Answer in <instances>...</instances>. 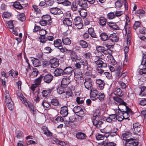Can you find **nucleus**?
I'll return each mask as SVG.
<instances>
[{
	"mask_svg": "<svg viewBox=\"0 0 146 146\" xmlns=\"http://www.w3.org/2000/svg\"><path fill=\"white\" fill-rule=\"evenodd\" d=\"M79 13L80 16L83 18H85L87 15L86 10L84 9H82L78 11Z\"/></svg>",
	"mask_w": 146,
	"mask_h": 146,
	"instance_id": "38",
	"label": "nucleus"
},
{
	"mask_svg": "<svg viewBox=\"0 0 146 146\" xmlns=\"http://www.w3.org/2000/svg\"><path fill=\"white\" fill-rule=\"evenodd\" d=\"M125 145V146H136L138 143L136 140L131 138L126 140Z\"/></svg>",
	"mask_w": 146,
	"mask_h": 146,
	"instance_id": "10",
	"label": "nucleus"
},
{
	"mask_svg": "<svg viewBox=\"0 0 146 146\" xmlns=\"http://www.w3.org/2000/svg\"><path fill=\"white\" fill-rule=\"evenodd\" d=\"M73 112L78 115H82L84 114V112L80 107L76 106L72 110Z\"/></svg>",
	"mask_w": 146,
	"mask_h": 146,
	"instance_id": "12",
	"label": "nucleus"
},
{
	"mask_svg": "<svg viewBox=\"0 0 146 146\" xmlns=\"http://www.w3.org/2000/svg\"><path fill=\"white\" fill-rule=\"evenodd\" d=\"M132 130L133 133L139 135H141L142 131V127L140 123H135L133 124Z\"/></svg>",
	"mask_w": 146,
	"mask_h": 146,
	"instance_id": "5",
	"label": "nucleus"
},
{
	"mask_svg": "<svg viewBox=\"0 0 146 146\" xmlns=\"http://www.w3.org/2000/svg\"><path fill=\"white\" fill-rule=\"evenodd\" d=\"M32 10L36 14L41 13V10L38 8L37 6L33 5L32 6Z\"/></svg>",
	"mask_w": 146,
	"mask_h": 146,
	"instance_id": "54",
	"label": "nucleus"
},
{
	"mask_svg": "<svg viewBox=\"0 0 146 146\" xmlns=\"http://www.w3.org/2000/svg\"><path fill=\"white\" fill-rule=\"evenodd\" d=\"M78 60L81 65L83 66L84 70H87L90 72L92 71L93 68L91 64H88L87 60H83L81 58H79Z\"/></svg>",
	"mask_w": 146,
	"mask_h": 146,
	"instance_id": "4",
	"label": "nucleus"
},
{
	"mask_svg": "<svg viewBox=\"0 0 146 146\" xmlns=\"http://www.w3.org/2000/svg\"><path fill=\"white\" fill-rule=\"evenodd\" d=\"M74 20L75 25L76 26H77L78 25H79L80 27H81L83 26L82 24L81 23L82 20L80 17H76L74 19Z\"/></svg>",
	"mask_w": 146,
	"mask_h": 146,
	"instance_id": "26",
	"label": "nucleus"
},
{
	"mask_svg": "<svg viewBox=\"0 0 146 146\" xmlns=\"http://www.w3.org/2000/svg\"><path fill=\"white\" fill-rule=\"evenodd\" d=\"M54 89V88H52L47 90H43L42 92V96L43 97L45 98L49 97L50 94L52 92Z\"/></svg>",
	"mask_w": 146,
	"mask_h": 146,
	"instance_id": "15",
	"label": "nucleus"
},
{
	"mask_svg": "<svg viewBox=\"0 0 146 146\" xmlns=\"http://www.w3.org/2000/svg\"><path fill=\"white\" fill-rule=\"evenodd\" d=\"M101 40L103 41H106L108 39L109 37L106 33H102L100 35Z\"/></svg>",
	"mask_w": 146,
	"mask_h": 146,
	"instance_id": "50",
	"label": "nucleus"
},
{
	"mask_svg": "<svg viewBox=\"0 0 146 146\" xmlns=\"http://www.w3.org/2000/svg\"><path fill=\"white\" fill-rule=\"evenodd\" d=\"M126 22L124 27H130V23L129 17L127 16L125 17Z\"/></svg>",
	"mask_w": 146,
	"mask_h": 146,
	"instance_id": "60",
	"label": "nucleus"
},
{
	"mask_svg": "<svg viewBox=\"0 0 146 146\" xmlns=\"http://www.w3.org/2000/svg\"><path fill=\"white\" fill-rule=\"evenodd\" d=\"M108 39H109V41L113 43L117 42L119 38L115 33H113L110 35Z\"/></svg>",
	"mask_w": 146,
	"mask_h": 146,
	"instance_id": "16",
	"label": "nucleus"
},
{
	"mask_svg": "<svg viewBox=\"0 0 146 146\" xmlns=\"http://www.w3.org/2000/svg\"><path fill=\"white\" fill-rule=\"evenodd\" d=\"M42 20L40 21V24L42 26H47L49 27L52 21L51 17L49 15H44L42 17Z\"/></svg>",
	"mask_w": 146,
	"mask_h": 146,
	"instance_id": "2",
	"label": "nucleus"
},
{
	"mask_svg": "<svg viewBox=\"0 0 146 146\" xmlns=\"http://www.w3.org/2000/svg\"><path fill=\"white\" fill-rule=\"evenodd\" d=\"M107 17L108 19H113L115 18V13L113 12H111L107 14Z\"/></svg>",
	"mask_w": 146,
	"mask_h": 146,
	"instance_id": "57",
	"label": "nucleus"
},
{
	"mask_svg": "<svg viewBox=\"0 0 146 146\" xmlns=\"http://www.w3.org/2000/svg\"><path fill=\"white\" fill-rule=\"evenodd\" d=\"M96 83L98 85L97 86L99 89L100 90L103 89L105 84L104 80L101 79H97Z\"/></svg>",
	"mask_w": 146,
	"mask_h": 146,
	"instance_id": "18",
	"label": "nucleus"
},
{
	"mask_svg": "<svg viewBox=\"0 0 146 146\" xmlns=\"http://www.w3.org/2000/svg\"><path fill=\"white\" fill-rule=\"evenodd\" d=\"M9 76H11L14 78H16L17 76L18 75L17 72L15 71L13 69L9 72Z\"/></svg>",
	"mask_w": 146,
	"mask_h": 146,
	"instance_id": "47",
	"label": "nucleus"
},
{
	"mask_svg": "<svg viewBox=\"0 0 146 146\" xmlns=\"http://www.w3.org/2000/svg\"><path fill=\"white\" fill-rule=\"evenodd\" d=\"M80 44L82 48H86L88 47L87 43L84 40H81L80 41Z\"/></svg>",
	"mask_w": 146,
	"mask_h": 146,
	"instance_id": "63",
	"label": "nucleus"
},
{
	"mask_svg": "<svg viewBox=\"0 0 146 146\" xmlns=\"http://www.w3.org/2000/svg\"><path fill=\"white\" fill-rule=\"evenodd\" d=\"M102 111L99 109H96L94 112L93 117L92 119H100Z\"/></svg>",
	"mask_w": 146,
	"mask_h": 146,
	"instance_id": "21",
	"label": "nucleus"
},
{
	"mask_svg": "<svg viewBox=\"0 0 146 146\" xmlns=\"http://www.w3.org/2000/svg\"><path fill=\"white\" fill-rule=\"evenodd\" d=\"M50 103H51L50 104L56 106H57L59 105L58 100L56 98H53L51 99Z\"/></svg>",
	"mask_w": 146,
	"mask_h": 146,
	"instance_id": "40",
	"label": "nucleus"
},
{
	"mask_svg": "<svg viewBox=\"0 0 146 146\" xmlns=\"http://www.w3.org/2000/svg\"><path fill=\"white\" fill-rule=\"evenodd\" d=\"M16 94L18 97L19 98L23 103L26 101V98L24 96L20 91H17Z\"/></svg>",
	"mask_w": 146,
	"mask_h": 146,
	"instance_id": "35",
	"label": "nucleus"
},
{
	"mask_svg": "<svg viewBox=\"0 0 146 146\" xmlns=\"http://www.w3.org/2000/svg\"><path fill=\"white\" fill-rule=\"evenodd\" d=\"M62 41L64 44L66 45H69L71 43V40L67 37H63L62 38Z\"/></svg>",
	"mask_w": 146,
	"mask_h": 146,
	"instance_id": "45",
	"label": "nucleus"
},
{
	"mask_svg": "<svg viewBox=\"0 0 146 146\" xmlns=\"http://www.w3.org/2000/svg\"><path fill=\"white\" fill-rule=\"evenodd\" d=\"M50 12L52 14L58 15L61 13L62 11L60 9L57 7L51 8L49 9Z\"/></svg>",
	"mask_w": 146,
	"mask_h": 146,
	"instance_id": "20",
	"label": "nucleus"
},
{
	"mask_svg": "<svg viewBox=\"0 0 146 146\" xmlns=\"http://www.w3.org/2000/svg\"><path fill=\"white\" fill-rule=\"evenodd\" d=\"M145 11L142 9H139L136 11V13L139 14L140 18L145 17Z\"/></svg>",
	"mask_w": 146,
	"mask_h": 146,
	"instance_id": "51",
	"label": "nucleus"
},
{
	"mask_svg": "<svg viewBox=\"0 0 146 146\" xmlns=\"http://www.w3.org/2000/svg\"><path fill=\"white\" fill-rule=\"evenodd\" d=\"M96 64L98 65V67L97 68V72L100 74H102L104 72L103 70L102 69L100 68H106L107 66V64L101 58H99L97 60L95 61Z\"/></svg>",
	"mask_w": 146,
	"mask_h": 146,
	"instance_id": "1",
	"label": "nucleus"
},
{
	"mask_svg": "<svg viewBox=\"0 0 146 146\" xmlns=\"http://www.w3.org/2000/svg\"><path fill=\"white\" fill-rule=\"evenodd\" d=\"M146 87L145 86L142 87L141 89V91L139 93V95L141 96H146Z\"/></svg>",
	"mask_w": 146,
	"mask_h": 146,
	"instance_id": "55",
	"label": "nucleus"
},
{
	"mask_svg": "<svg viewBox=\"0 0 146 146\" xmlns=\"http://www.w3.org/2000/svg\"><path fill=\"white\" fill-rule=\"evenodd\" d=\"M92 121L93 125L98 129L102 127L103 123L102 121L100 120V119H92Z\"/></svg>",
	"mask_w": 146,
	"mask_h": 146,
	"instance_id": "11",
	"label": "nucleus"
},
{
	"mask_svg": "<svg viewBox=\"0 0 146 146\" xmlns=\"http://www.w3.org/2000/svg\"><path fill=\"white\" fill-rule=\"evenodd\" d=\"M66 94V100H68V98H70V99H68L69 101H70L71 99L73 96V94L72 92V91L71 90H69L67 91L66 92H65L64 93Z\"/></svg>",
	"mask_w": 146,
	"mask_h": 146,
	"instance_id": "33",
	"label": "nucleus"
},
{
	"mask_svg": "<svg viewBox=\"0 0 146 146\" xmlns=\"http://www.w3.org/2000/svg\"><path fill=\"white\" fill-rule=\"evenodd\" d=\"M8 108L10 110H12L14 108V106L12 100L11 102L8 101V102H5Z\"/></svg>",
	"mask_w": 146,
	"mask_h": 146,
	"instance_id": "52",
	"label": "nucleus"
},
{
	"mask_svg": "<svg viewBox=\"0 0 146 146\" xmlns=\"http://www.w3.org/2000/svg\"><path fill=\"white\" fill-rule=\"evenodd\" d=\"M53 78V76L50 74H48L44 76L43 80L45 82L49 84L51 82Z\"/></svg>",
	"mask_w": 146,
	"mask_h": 146,
	"instance_id": "19",
	"label": "nucleus"
},
{
	"mask_svg": "<svg viewBox=\"0 0 146 146\" xmlns=\"http://www.w3.org/2000/svg\"><path fill=\"white\" fill-rule=\"evenodd\" d=\"M33 70V71L30 75V76L31 77H35L38 75V72L36 68H34Z\"/></svg>",
	"mask_w": 146,
	"mask_h": 146,
	"instance_id": "64",
	"label": "nucleus"
},
{
	"mask_svg": "<svg viewBox=\"0 0 146 146\" xmlns=\"http://www.w3.org/2000/svg\"><path fill=\"white\" fill-rule=\"evenodd\" d=\"M23 103L27 106H28L29 109L32 111H34V107L33 104L31 102L27 101V99Z\"/></svg>",
	"mask_w": 146,
	"mask_h": 146,
	"instance_id": "31",
	"label": "nucleus"
},
{
	"mask_svg": "<svg viewBox=\"0 0 146 146\" xmlns=\"http://www.w3.org/2000/svg\"><path fill=\"white\" fill-rule=\"evenodd\" d=\"M113 93L115 95L118 96H121L123 95L122 91L119 88H115Z\"/></svg>",
	"mask_w": 146,
	"mask_h": 146,
	"instance_id": "36",
	"label": "nucleus"
},
{
	"mask_svg": "<svg viewBox=\"0 0 146 146\" xmlns=\"http://www.w3.org/2000/svg\"><path fill=\"white\" fill-rule=\"evenodd\" d=\"M17 18L19 20L21 21H24L26 19L25 14L23 13L19 14L17 16Z\"/></svg>",
	"mask_w": 146,
	"mask_h": 146,
	"instance_id": "53",
	"label": "nucleus"
},
{
	"mask_svg": "<svg viewBox=\"0 0 146 146\" xmlns=\"http://www.w3.org/2000/svg\"><path fill=\"white\" fill-rule=\"evenodd\" d=\"M60 114L63 117L66 116L68 114V110L67 107L64 106L61 108Z\"/></svg>",
	"mask_w": 146,
	"mask_h": 146,
	"instance_id": "23",
	"label": "nucleus"
},
{
	"mask_svg": "<svg viewBox=\"0 0 146 146\" xmlns=\"http://www.w3.org/2000/svg\"><path fill=\"white\" fill-rule=\"evenodd\" d=\"M102 145L104 146H115L116 144L113 142H108V140L103 141L101 143Z\"/></svg>",
	"mask_w": 146,
	"mask_h": 146,
	"instance_id": "34",
	"label": "nucleus"
},
{
	"mask_svg": "<svg viewBox=\"0 0 146 146\" xmlns=\"http://www.w3.org/2000/svg\"><path fill=\"white\" fill-rule=\"evenodd\" d=\"M62 44L61 41L59 39L54 40V46L58 48L61 47Z\"/></svg>",
	"mask_w": 146,
	"mask_h": 146,
	"instance_id": "37",
	"label": "nucleus"
},
{
	"mask_svg": "<svg viewBox=\"0 0 146 146\" xmlns=\"http://www.w3.org/2000/svg\"><path fill=\"white\" fill-rule=\"evenodd\" d=\"M63 70L60 68H56L54 72V73L55 76H61V75H63Z\"/></svg>",
	"mask_w": 146,
	"mask_h": 146,
	"instance_id": "32",
	"label": "nucleus"
},
{
	"mask_svg": "<svg viewBox=\"0 0 146 146\" xmlns=\"http://www.w3.org/2000/svg\"><path fill=\"white\" fill-rule=\"evenodd\" d=\"M109 39L107 41L103 43V45L105 46L108 48H110L113 45V43L112 42L109 41Z\"/></svg>",
	"mask_w": 146,
	"mask_h": 146,
	"instance_id": "56",
	"label": "nucleus"
},
{
	"mask_svg": "<svg viewBox=\"0 0 146 146\" xmlns=\"http://www.w3.org/2000/svg\"><path fill=\"white\" fill-rule=\"evenodd\" d=\"M84 84L85 88L88 90L91 89L92 86V80L90 77H86L85 79Z\"/></svg>",
	"mask_w": 146,
	"mask_h": 146,
	"instance_id": "7",
	"label": "nucleus"
},
{
	"mask_svg": "<svg viewBox=\"0 0 146 146\" xmlns=\"http://www.w3.org/2000/svg\"><path fill=\"white\" fill-rule=\"evenodd\" d=\"M131 28H125V36H127V44L128 45H130V37L131 36Z\"/></svg>",
	"mask_w": 146,
	"mask_h": 146,
	"instance_id": "14",
	"label": "nucleus"
},
{
	"mask_svg": "<svg viewBox=\"0 0 146 146\" xmlns=\"http://www.w3.org/2000/svg\"><path fill=\"white\" fill-rule=\"evenodd\" d=\"M42 132L46 136L49 138H51L52 135V133L50 131L48 128L45 127H44L42 129Z\"/></svg>",
	"mask_w": 146,
	"mask_h": 146,
	"instance_id": "22",
	"label": "nucleus"
},
{
	"mask_svg": "<svg viewBox=\"0 0 146 146\" xmlns=\"http://www.w3.org/2000/svg\"><path fill=\"white\" fill-rule=\"evenodd\" d=\"M70 56L71 60L72 61H76L78 59L77 54L74 52H72Z\"/></svg>",
	"mask_w": 146,
	"mask_h": 146,
	"instance_id": "48",
	"label": "nucleus"
},
{
	"mask_svg": "<svg viewBox=\"0 0 146 146\" xmlns=\"http://www.w3.org/2000/svg\"><path fill=\"white\" fill-rule=\"evenodd\" d=\"M99 92L96 89L92 88L90 89V96L91 98L94 101L97 99V96L98 95Z\"/></svg>",
	"mask_w": 146,
	"mask_h": 146,
	"instance_id": "9",
	"label": "nucleus"
},
{
	"mask_svg": "<svg viewBox=\"0 0 146 146\" xmlns=\"http://www.w3.org/2000/svg\"><path fill=\"white\" fill-rule=\"evenodd\" d=\"M63 76L64 77H69L72 75V73L74 72L72 68L68 67L66 68L63 70Z\"/></svg>",
	"mask_w": 146,
	"mask_h": 146,
	"instance_id": "8",
	"label": "nucleus"
},
{
	"mask_svg": "<svg viewBox=\"0 0 146 146\" xmlns=\"http://www.w3.org/2000/svg\"><path fill=\"white\" fill-rule=\"evenodd\" d=\"M111 129V126H106L105 128L103 129H101L100 130L101 132L104 133L109 134V132Z\"/></svg>",
	"mask_w": 146,
	"mask_h": 146,
	"instance_id": "43",
	"label": "nucleus"
},
{
	"mask_svg": "<svg viewBox=\"0 0 146 146\" xmlns=\"http://www.w3.org/2000/svg\"><path fill=\"white\" fill-rule=\"evenodd\" d=\"M113 98L114 101V102L117 104H119L118 110L121 109L122 106H123L124 108H126V106L127 105V103L121 98L117 97H113Z\"/></svg>",
	"mask_w": 146,
	"mask_h": 146,
	"instance_id": "6",
	"label": "nucleus"
},
{
	"mask_svg": "<svg viewBox=\"0 0 146 146\" xmlns=\"http://www.w3.org/2000/svg\"><path fill=\"white\" fill-rule=\"evenodd\" d=\"M107 19L104 17H101L99 19V24L102 27H104L106 23Z\"/></svg>",
	"mask_w": 146,
	"mask_h": 146,
	"instance_id": "41",
	"label": "nucleus"
},
{
	"mask_svg": "<svg viewBox=\"0 0 146 146\" xmlns=\"http://www.w3.org/2000/svg\"><path fill=\"white\" fill-rule=\"evenodd\" d=\"M42 105L45 108L50 109L51 108L50 104L46 100H44L42 102Z\"/></svg>",
	"mask_w": 146,
	"mask_h": 146,
	"instance_id": "46",
	"label": "nucleus"
},
{
	"mask_svg": "<svg viewBox=\"0 0 146 146\" xmlns=\"http://www.w3.org/2000/svg\"><path fill=\"white\" fill-rule=\"evenodd\" d=\"M13 7L17 9H21L23 8V7L20 4L19 2L16 1L13 3Z\"/></svg>",
	"mask_w": 146,
	"mask_h": 146,
	"instance_id": "42",
	"label": "nucleus"
},
{
	"mask_svg": "<svg viewBox=\"0 0 146 146\" xmlns=\"http://www.w3.org/2000/svg\"><path fill=\"white\" fill-rule=\"evenodd\" d=\"M123 117L121 114L120 113L119 110H118L117 112H116V120H117L119 121H121L123 119Z\"/></svg>",
	"mask_w": 146,
	"mask_h": 146,
	"instance_id": "39",
	"label": "nucleus"
},
{
	"mask_svg": "<svg viewBox=\"0 0 146 146\" xmlns=\"http://www.w3.org/2000/svg\"><path fill=\"white\" fill-rule=\"evenodd\" d=\"M4 95L5 102H8V101L11 102L12 100L10 96V94L8 91L7 90H5Z\"/></svg>",
	"mask_w": 146,
	"mask_h": 146,
	"instance_id": "28",
	"label": "nucleus"
},
{
	"mask_svg": "<svg viewBox=\"0 0 146 146\" xmlns=\"http://www.w3.org/2000/svg\"><path fill=\"white\" fill-rule=\"evenodd\" d=\"M78 4L82 9H85L88 7V4L86 0H79Z\"/></svg>",
	"mask_w": 146,
	"mask_h": 146,
	"instance_id": "27",
	"label": "nucleus"
},
{
	"mask_svg": "<svg viewBox=\"0 0 146 146\" xmlns=\"http://www.w3.org/2000/svg\"><path fill=\"white\" fill-rule=\"evenodd\" d=\"M118 110H119L120 113L121 114L124 119H128L130 115L132 113L131 109L127 105L126 108H124V109L121 108Z\"/></svg>",
	"mask_w": 146,
	"mask_h": 146,
	"instance_id": "3",
	"label": "nucleus"
},
{
	"mask_svg": "<svg viewBox=\"0 0 146 146\" xmlns=\"http://www.w3.org/2000/svg\"><path fill=\"white\" fill-rule=\"evenodd\" d=\"M11 16V13L8 12H4L3 13L2 17L3 18L8 19Z\"/></svg>",
	"mask_w": 146,
	"mask_h": 146,
	"instance_id": "59",
	"label": "nucleus"
},
{
	"mask_svg": "<svg viewBox=\"0 0 146 146\" xmlns=\"http://www.w3.org/2000/svg\"><path fill=\"white\" fill-rule=\"evenodd\" d=\"M110 129L109 134H110V135L111 136L113 137L117 135L116 132L117 130L116 128L113 127L112 128L111 127Z\"/></svg>",
	"mask_w": 146,
	"mask_h": 146,
	"instance_id": "44",
	"label": "nucleus"
},
{
	"mask_svg": "<svg viewBox=\"0 0 146 146\" xmlns=\"http://www.w3.org/2000/svg\"><path fill=\"white\" fill-rule=\"evenodd\" d=\"M5 24L7 27H14V24L13 20L6 21Z\"/></svg>",
	"mask_w": 146,
	"mask_h": 146,
	"instance_id": "58",
	"label": "nucleus"
},
{
	"mask_svg": "<svg viewBox=\"0 0 146 146\" xmlns=\"http://www.w3.org/2000/svg\"><path fill=\"white\" fill-rule=\"evenodd\" d=\"M70 82V80L69 77L64 78L61 81V85L66 88Z\"/></svg>",
	"mask_w": 146,
	"mask_h": 146,
	"instance_id": "24",
	"label": "nucleus"
},
{
	"mask_svg": "<svg viewBox=\"0 0 146 146\" xmlns=\"http://www.w3.org/2000/svg\"><path fill=\"white\" fill-rule=\"evenodd\" d=\"M105 96L104 93L100 92L99 93L97 98V99H99L100 101H103L104 100Z\"/></svg>",
	"mask_w": 146,
	"mask_h": 146,
	"instance_id": "61",
	"label": "nucleus"
},
{
	"mask_svg": "<svg viewBox=\"0 0 146 146\" xmlns=\"http://www.w3.org/2000/svg\"><path fill=\"white\" fill-rule=\"evenodd\" d=\"M123 2L120 0H117L115 3V5L117 8H120L122 6Z\"/></svg>",
	"mask_w": 146,
	"mask_h": 146,
	"instance_id": "62",
	"label": "nucleus"
},
{
	"mask_svg": "<svg viewBox=\"0 0 146 146\" xmlns=\"http://www.w3.org/2000/svg\"><path fill=\"white\" fill-rule=\"evenodd\" d=\"M29 58L31 59L33 64L35 67H38L41 66V63L37 58L33 57H30Z\"/></svg>",
	"mask_w": 146,
	"mask_h": 146,
	"instance_id": "17",
	"label": "nucleus"
},
{
	"mask_svg": "<svg viewBox=\"0 0 146 146\" xmlns=\"http://www.w3.org/2000/svg\"><path fill=\"white\" fill-rule=\"evenodd\" d=\"M76 135V137L79 139H84L86 137V136L84 133L81 132L77 133Z\"/></svg>",
	"mask_w": 146,
	"mask_h": 146,
	"instance_id": "29",
	"label": "nucleus"
},
{
	"mask_svg": "<svg viewBox=\"0 0 146 146\" xmlns=\"http://www.w3.org/2000/svg\"><path fill=\"white\" fill-rule=\"evenodd\" d=\"M66 88L62 86L61 85L57 89V91L58 93L59 94H62L63 93H64L65 91V88Z\"/></svg>",
	"mask_w": 146,
	"mask_h": 146,
	"instance_id": "49",
	"label": "nucleus"
},
{
	"mask_svg": "<svg viewBox=\"0 0 146 146\" xmlns=\"http://www.w3.org/2000/svg\"><path fill=\"white\" fill-rule=\"evenodd\" d=\"M65 27H71L72 25V22L68 18H65L63 21Z\"/></svg>",
	"mask_w": 146,
	"mask_h": 146,
	"instance_id": "30",
	"label": "nucleus"
},
{
	"mask_svg": "<svg viewBox=\"0 0 146 146\" xmlns=\"http://www.w3.org/2000/svg\"><path fill=\"white\" fill-rule=\"evenodd\" d=\"M118 110L115 109L114 110L115 112V114H114L110 115H109V117H107L106 119V121L108 122H111L112 121L116 120V112L118 111Z\"/></svg>",
	"mask_w": 146,
	"mask_h": 146,
	"instance_id": "25",
	"label": "nucleus"
},
{
	"mask_svg": "<svg viewBox=\"0 0 146 146\" xmlns=\"http://www.w3.org/2000/svg\"><path fill=\"white\" fill-rule=\"evenodd\" d=\"M50 66L51 68H55L58 67L59 65V60L57 58H53L50 60Z\"/></svg>",
	"mask_w": 146,
	"mask_h": 146,
	"instance_id": "13",
	"label": "nucleus"
}]
</instances>
